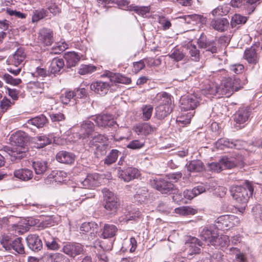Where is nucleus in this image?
Returning a JSON list of instances; mask_svg holds the SVG:
<instances>
[{"label":"nucleus","mask_w":262,"mask_h":262,"mask_svg":"<svg viewBox=\"0 0 262 262\" xmlns=\"http://www.w3.org/2000/svg\"><path fill=\"white\" fill-rule=\"evenodd\" d=\"M9 140L11 145L15 147L11 148L5 146L3 149L9 155L11 161L20 160L27 156L28 152L27 144L29 138L26 133L20 130L17 131L11 135Z\"/></svg>","instance_id":"f257e3e1"},{"label":"nucleus","mask_w":262,"mask_h":262,"mask_svg":"<svg viewBox=\"0 0 262 262\" xmlns=\"http://www.w3.org/2000/svg\"><path fill=\"white\" fill-rule=\"evenodd\" d=\"M231 194L236 203L242 207L239 211L242 212L249 198L253 192V187L250 182H245L243 185H232L230 188Z\"/></svg>","instance_id":"f03ea898"},{"label":"nucleus","mask_w":262,"mask_h":262,"mask_svg":"<svg viewBox=\"0 0 262 262\" xmlns=\"http://www.w3.org/2000/svg\"><path fill=\"white\" fill-rule=\"evenodd\" d=\"M155 101L159 103L156 108V116L160 120L163 119L172 111V105L170 95L166 92L158 93Z\"/></svg>","instance_id":"7ed1b4c3"},{"label":"nucleus","mask_w":262,"mask_h":262,"mask_svg":"<svg viewBox=\"0 0 262 262\" xmlns=\"http://www.w3.org/2000/svg\"><path fill=\"white\" fill-rule=\"evenodd\" d=\"M241 88V80L237 77H228L218 86V95L230 96L234 92L237 91Z\"/></svg>","instance_id":"20e7f679"},{"label":"nucleus","mask_w":262,"mask_h":262,"mask_svg":"<svg viewBox=\"0 0 262 262\" xmlns=\"http://www.w3.org/2000/svg\"><path fill=\"white\" fill-rule=\"evenodd\" d=\"M241 157H223L218 162H212L208 166L211 170L219 172L224 169H231L236 166L243 165Z\"/></svg>","instance_id":"39448f33"},{"label":"nucleus","mask_w":262,"mask_h":262,"mask_svg":"<svg viewBox=\"0 0 262 262\" xmlns=\"http://www.w3.org/2000/svg\"><path fill=\"white\" fill-rule=\"evenodd\" d=\"M102 192L105 201L104 207L107 213L115 214L119 206L118 198L113 192L107 188L103 189Z\"/></svg>","instance_id":"423d86ee"},{"label":"nucleus","mask_w":262,"mask_h":262,"mask_svg":"<svg viewBox=\"0 0 262 262\" xmlns=\"http://www.w3.org/2000/svg\"><path fill=\"white\" fill-rule=\"evenodd\" d=\"M240 223L239 218L233 215H224L219 216L215 221V227L220 230H228Z\"/></svg>","instance_id":"0eeeda50"},{"label":"nucleus","mask_w":262,"mask_h":262,"mask_svg":"<svg viewBox=\"0 0 262 262\" xmlns=\"http://www.w3.org/2000/svg\"><path fill=\"white\" fill-rule=\"evenodd\" d=\"M91 120L94 121L97 125L102 128L111 127L115 124L116 121L112 115L107 114H100L97 116H91Z\"/></svg>","instance_id":"6e6552de"},{"label":"nucleus","mask_w":262,"mask_h":262,"mask_svg":"<svg viewBox=\"0 0 262 262\" xmlns=\"http://www.w3.org/2000/svg\"><path fill=\"white\" fill-rule=\"evenodd\" d=\"M61 251L70 257L75 258L82 253L83 246L78 243L67 242L63 244Z\"/></svg>","instance_id":"1a4fd4ad"},{"label":"nucleus","mask_w":262,"mask_h":262,"mask_svg":"<svg viewBox=\"0 0 262 262\" xmlns=\"http://www.w3.org/2000/svg\"><path fill=\"white\" fill-rule=\"evenodd\" d=\"M165 178L159 180H154L151 185L163 194L171 193L173 191L174 185Z\"/></svg>","instance_id":"9d476101"},{"label":"nucleus","mask_w":262,"mask_h":262,"mask_svg":"<svg viewBox=\"0 0 262 262\" xmlns=\"http://www.w3.org/2000/svg\"><path fill=\"white\" fill-rule=\"evenodd\" d=\"M217 235V230L215 228L214 226H212L203 228L200 231V237L203 241L206 242L208 245H212Z\"/></svg>","instance_id":"9b49d317"},{"label":"nucleus","mask_w":262,"mask_h":262,"mask_svg":"<svg viewBox=\"0 0 262 262\" xmlns=\"http://www.w3.org/2000/svg\"><path fill=\"white\" fill-rule=\"evenodd\" d=\"M185 245L188 255H192L201 252L200 247L202 246V243L195 237H189Z\"/></svg>","instance_id":"f8f14e48"},{"label":"nucleus","mask_w":262,"mask_h":262,"mask_svg":"<svg viewBox=\"0 0 262 262\" xmlns=\"http://www.w3.org/2000/svg\"><path fill=\"white\" fill-rule=\"evenodd\" d=\"M90 119H91V117L83 121L81 124L79 136V139H81L82 141L92 136L94 132L95 125Z\"/></svg>","instance_id":"ddd939ff"},{"label":"nucleus","mask_w":262,"mask_h":262,"mask_svg":"<svg viewBox=\"0 0 262 262\" xmlns=\"http://www.w3.org/2000/svg\"><path fill=\"white\" fill-rule=\"evenodd\" d=\"M250 115L251 111L249 108L241 107L234 115L233 119L236 124L243 125L242 126H239V128H241L247 123Z\"/></svg>","instance_id":"4468645a"},{"label":"nucleus","mask_w":262,"mask_h":262,"mask_svg":"<svg viewBox=\"0 0 262 262\" xmlns=\"http://www.w3.org/2000/svg\"><path fill=\"white\" fill-rule=\"evenodd\" d=\"M181 108L184 111L194 110L199 105L200 99L194 95H188L181 99Z\"/></svg>","instance_id":"2eb2a0df"},{"label":"nucleus","mask_w":262,"mask_h":262,"mask_svg":"<svg viewBox=\"0 0 262 262\" xmlns=\"http://www.w3.org/2000/svg\"><path fill=\"white\" fill-rule=\"evenodd\" d=\"M84 94L85 90L83 89H77L76 91H67L60 96V99L63 104H68L72 100L74 102L76 99L81 98Z\"/></svg>","instance_id":"dca6fc26"},{"label":"nucleus","mask_w":262,"mask_h":262,"mask_svg":"<svg viewBox=\"0 0 262 262\" xmlns=\"http://www.w3.org/2000/svg\"><path fill=\"white\" fill-rule=\"evenodd\" d=\"M139 175V170L133 167H127L124 169H118V170L119 178L125 182H128L135 179Z\"/></svg>","instance_id":"f3484780"},{"label":"nucleus","mask_w":262,"mask_h":262,"mask_svg":"<svg viewBox=\"0 0 262 262\" xmlns=\"http://www.w3.org/2000/svg\"><path fill=\"white\" fill-rule=\"evenodd\" d=\"M26 53L23 48H19L7 60L8 64L14 66L15 67H21L26 58Z\"/></svg>","instance_id":"a211bd4d"},{"label":"nucleus","mask_w":262,"mask_h":262,"mask_svg":"<svg viewBox=\"0 0 262 262\" xmlns=\"http://www.w3.org/2000/svg\"><path fill=\"white\" fill-rule=\"evenodd\" d=\"M43 262H70V259L60 253H46L41 258Z\"/></svg>","instance_id":"6ab92c4d"},{"label":"nucleus","mask_w":262,"mask_h":262,"mask_svg":"<svg viewBox=\"0 0 262 262\" xmlns=\"http://www.w3.org/2000/svg\"><path fill=\"white\" fill-rule=\"evenodd\" d=\"M28 247L33 251L37 252L42 248V242L36 234H30L26 237Z\"/></svg>","instance_id":"aec40b11"},{"label":"nucleus","mask_w":262,"mask_h":262,"mask_svg":"<svg viewBox=\"0 0 262 262\" xmlns=\"http://www.w3.org/2000/svg\"><path fill=\"white\" fill-rule=\"evenodd\" d=\"M42 237L48 249L51 250H58L60 249V245L56 241V239L51 235L48 231L42 233Z\"/></svg>","instance_id":"412c9836"},{"label":"nucleus","mask_w":262,"mask_h":262,"mask_svg":"<svg viewBox=\"0 0 262 262\" xmlns=\"http://www.w3.org/2000/svg\"><path fill=\"white\" fill-rule=\"evenodd\" d=\"M104 137L101 134H97L94 137L91 136L90 138L84 139L82 141L84 147L86 148H96L97 145L104 142Z\"/></svg>","instance_id":"4be33fe9"},{"label":"nucleus","mask_w":262,"mask_h":262,"mask_svg":"<svg viewBox=\"0 0 262 262\" xmlns=\"http://www.w3.org/2000/svg\"><path fill=\"white\" fill-rule=\"evenodd\" d=\"M110 88V85L108 82L101 81L93 82L90 85V89L92 91L101 95H104L107 94Z\"/></svg>","instance_id":"5701e85b"},{"label":"nucleus","mask_w":262,"mask_h":262,"mask_svg":"<svg viewBox=\"0 0 262 262\" xmlns=\"http://www.w3.org/2000/svg\"><path fill=\"white\" fill-rule=\"evenodd\" d=\"M38 39L45 46H50L53 42V32L50 29L43 28L39 33Z\"/></svg>","instance_id":"b1692460"},{"label":"nucleus","mask_w":262,"mask_h":262,"mask_svg":"<svg viewBox=\"0 0 262 262\" xmlns=\"http://www.w3.org/2000/svg\"><path fill=\"white\" fill-rule=\"evenodd\" d=\"M56 158L57 161L60 163L72 164L75 161V156L72 152L62 150L57 154Z\"/></svg>","instance_id":"393cba45"},{"label":"nucleus","mask_w":262,"mask_h":262,"mask_svg":"<svg viewBox=\"0 0 262 262\" xmlns=\"http://www.w3.org/2000/svg\"><path fill=\"white\" fill-rule=\"evenodd\" d=\"M82 56V55H79L75 52L66 53L64 55V58L66 60L67 67L70 68L75 67Z\"/></svg>","instance_id":"a878e982"},{"label":"nucleus","mask_w":262,"mask_h":262,"mask_svg":"<svg viewBox=\"0 0 262 262\" xmlns=\"http://www.w3.org/2000/svg\"><path fill=\"white\" fill-rule=\"evenodd\" d=\"M206 189L203 185L194 187L192 189H186L183 192V196L185 200H191L195 196L205 192Z\"/></svg>","instance_id":"bb28decb"},{"label":"nucleus","mask_w":262,"mask_h":262,"mask_svg":"<svg viewBox=\"0 0 262 262\" xmlns=\"http://www.w3.org/2000/svg\"><path fill=\"white\" fill-rule=\"evenodd\" d=\"M244 58L249 64H256L258 61L259 56L253 47L247 49L244 54Z\"/></svg>","instance_id":"cd10ccee"},{"label":"nucleus","mask_w":262,"mask_h":262,"mask_svg":"<svg viewBox=\"0 0 262 262\" xmlns=\"http://www.w3.org/2000/svg\"><path fill=\"white\" fill-rule=\"evenodd\" d=\"M105 76L109 78L111 82L129 84L131 82V79L125 77L119 73H114L110 71L105 73Z\"/></svg>","instance_id":"c85d7f7f"},{"label":"nucleus","mask_w":262,"mask_h":262,"mask_svg":"<svg viewBox=\"0 0 262 262\" xmlns=\"http://www.w3.org/2000/svg\"><path fill=\"white\" fill-rule=\"evenodd\" d=\"M14 175L22 181H28L32 178L33 174L32 171L29 169L21 168L15 170Z\"/></svg>","instance_id":"c756f323"},{"label":"nucleus","mask_w":262,"mask_h":262,"mask_svg":"<svg viewBox=\"0 0 262 262\" xmlns=\"http://www.w3.org/2000/svg\"><path fill=\"white\" fill-rule=\"evenodd\" d=\"M98 178L96 174H89L81 183L85 188H92L98 185Z\"/></svg>","instance_id":"7c9ffc66"},{"label":"nucleus","mask_w":262,"mask_h":262,"mask_svg":"<svg viewBox=\"0 0 262 262\" xmlns=\"http://www.w3.org/2000/svg\"><path fill=\"white\" fill-rule=\"evenodd\" d=\"M64 66V62L62 58H54L52 59L50 64V73L54 74L59 73Z\"/></svg>","instance_id":"2f4dec72"},{"label":"nucleus","mask_w":262,"mask_h":262,"mask_svg":"<svg viewBox=\"0 0 262 262\" xmlns=\"http://www.w3.org/2000/svg\"><path fill=\"white\" fill-rule=\"evenodd\" d=\"M32 166L36 174L42 175L48 170V163L46 161H36L32 162Z\"/></svg>","instance_id":"473e14b6"},{"label":"nucleus","mask_w":262,"mask_h":262,"mask_svg":"<svg viewBox=\"0 0 262 262\" xmlns=\"http://www.w3.org/2000/svg\"><path fill=\"white\" fill-rule=\"evenodd\" d=\"M118 231V228L113 224H105L102 231V236L104 238L114 237Z\"/></svg>","instance_id":"72a5a7b5"},{"label":"nucleus","mask_w":262,"mask_h":262,"mask_svg":"<svg viewBox=\"0 0 262 262\" xmlns=\"http://www.w3.org/2000/svg\"><path fill=\"white\" fill-rule=\"evenodd\" d=\"M228 21L226 18L214 19L212 20L210 26L215 30L223 32L226 30Z\"/></svg>","instance_id":"f704fd0d"},{"label":"nucleus","mask_w":262,"mask_h":262,"mask_svg":"<svg viewBox=\"0 0 262 262\" xmlns=\"http://www.w3.org/2000/svg\"><path fill=\"white\" fill-rule=\"evenodd\" d=\"M154 130V128L148 123L139 124L134 127V130L138 135H147L152 132Z\"/></svg>","instance_id":"c9c22d12"},{"label":"nucleus","mask_w":262,"mask_h":262,"mask_svg":"<svg viewBox=\"0 0 262 262\" xmlns=\"http://www.w3.org/2000/svg\"><path fill=\"white\" fill-rule=\"evenodd\" d=\"M215 238V242L213 243L212 246L215 247L216 248H226L230 242L228 236L226 235H221L219 236L218 234Z\"/></svg>","instance_id":"e433bc0d"},{"label":"nucleus","mask_w":262,"mask_h":262,"mask_svg":"<svg viewBox=\"0 0 262 262\" xmlns=\"http://www.w3.org/2000/svg\"><path fill=\"white\" fill-rule=\"evenodd\" d=\"M187 169L190 172H201L205 169L203 162L199 160H192L187 166Z\"/></svg>","instance_id":"4c0bfd02"},{"label":"nucleus","mask_w":262,"mask_h":262,"mask_svg":"<svg viewBox=\"0 0 262 262\" xmlns=\"http://www.w3.org/2000/svg\"><path fill=\"white\" fill-rule=\"evenodd\" d=\"M47 121V118L42 115L29 120L28 123L36 126L37 128H41L46 124Z\"/></svg>","instance_id":"58836bf2"},{"label":"nucleus","mask_w":262,"mask_h":262,"mask_svg":"<svg viewBox=\"0 0 262 262\" xmlns=\"http://www.w3.org/2000/svg\"><path fill=\"white\" fill-rule=\"evenodd\" d=\"M149 194L146 188L143 187L139 188L136 194L135 195V199L136 201L142 203H144L147 200Z\"/></svg>","instance_id":"ea45409f"},{"label":"nucleus","mask_w":262,"mask_h":262,"mask_svg":"<svg viewBox=\"0 0 262 262\" xmlns=\"http://www.w3.org/2000/svg\"><path fill=\"white\" fill-rule=\"evenodd\" d=\"M218 85L216 83H211L207 85L202 90V93L207 97L218 95Z\"/></svg>","instance_id":"a19ab883"},{"label":"nucleus","mask_w":262,"mask_h":262,"mask_svg":"<svg viewBox=\"0 0 262 262\" xmlns=\"http://www.w3.org/2000/svg\"><path fill=\"white\" fill-rule=\"evenodd\" d=\"M120 154L121 152L117 149L111 150L104 160V164L110 165L115 163Z\"/></svg>","instance_id":"79ce46f5"},{"label":"nucleus","mask_w":262,"mask_h":262,"mask_svg":"<svg viewBox=\"0 0 262 262\" xmlns=\"http://www.w3.org/2000/svg\"><path fill=\"white\" fill-rule=\"evenodd\" d=\"M183 50L182 48H175L171 51V53L168 56L176 61L182 60L185 56Z\"/></svg>","instance_id":"37998d69"},{"label":"nucleus","mask_w":262,"mask_h":262,"mask_svg":"<svg viewBox=\"0 0 262 262\" xmlns=\"http://www.w3.org/2000/svg\"><path fill=\"white\" fill-rule=\"evenodd\" d=\"M203 16L198 14H191L180 16L179 17L180 21L182 23L191 24L192 22L201 21Z\"/></svg>","instance_id":"c03bdc74"},{"label":"nucleus","mask_w":262,"mask_h":262,"mask_svg":"<svg viewBox=\"0 0 262 262\" xmlns=\"http://www.w3.org/2000/svg\"><path fill=\"white\" fill-rule=\"evenodd\" d=\"M48 11L45 9L35 10L32 15V21L36 23L47 16Z\"/></svg>","instance_id":"a18cd8bd"},{"label":"nucleus","mask_w":262,"mask_h":262,"mask_svg":"<svg viewBox=\"0 0 262 262\" xmlns=\"http://www.w3.org/2000/svg\"><path fill=\"white\" fill-rule=\"evenodd\" d=\"M187 49L191 60L195 61H198L200 60V51L196 48V46L192 44L189 45L187 46Z\"/></svg>","instance_id":"49530a36"},{"label":"nucleus","mask_w":262,"mask_h":262,"mask_svg":"<svg viewBox=\"0 0 262 262\" xmlns=\"http://www.w3.org/2000/svg\"><path fill=\"white\" fill-rule=\"evenodd\" d=\"M21 237L16 238L12 242L11 250L13 249L19 254H23L25 252L24 245L21 243Z\"/></svg>","instance_id":"de8ad7c7"},{"label":"nucleus","mask_w":262,"mask_h":262,"mask_svg":"<svg viewBox=\"0 0 262 262\" xmlns=\"http://www.w3.org/2000/svg\"><path fill=\"white\" fill-rule=\"evenodd\" d=\"M196 210L189 206H184L175 209V212L182 215H194Z\"/></svg>","instance_id":"09e8293b"},{"label":"nucleus","mask_w":262,"mask_h":262,"mask_svg":"<svg viewBox=\"0 0 262 262\" xmlns=\"http://www.w3.org/2000/svg\"><path fill=\"white\" fill-rule=\"evenodd\" d=\"M34 140L36 147L39 148H43L51 143V140L46 136H37Z\"/></svg>","instance_id":"8fccbe9b"},{"label":"nucleus","mask_w":262,"mask_h":262,"mask_svg":"<svg viewBox=\"0 0 262 262\" xmlns=\"http://www.w3.org/2000/svg\"><path fill=\"white\" fill-rule=\"evenodd\" d=\"M261 2L262 0H247V4L245 5L246 12L248 14H251Z\"/></svg>","instance_id":"3c124183"},{"label":"nucleus","mask_w":262,"mask_h":262,"mask_svg":"<svg viewBox=\"0 0 262 262\" xmlns=\"http://www.w3.org/2000/svg\"><path fill=\"white\" fill-rule=\"evenodd\" d=\"M247 18L240 14H235L232 16L231 20V25L232 28L235 27L237 25L244 24L246 23Z\"/></svg>","instance_id":"603ef678"},{"label":"nucleus","mask_w":262,"mask_h":262,"mask_svg":"<svg viewBox=\"0 0 262 262\" xmlns=\"http://www.w3.org/2000/svg\"><path fill=\"white\" fill-rule=\"evenodd\" d=\"M129 10L133 11L137 14L143 16L146 15V13L149 12L150 8L149 7L130 5Z\"/></svg>","instance_id":"864d4df0"},{"label":"nucleus","mask_w":262,"mask_h":262,"mask_svg":"<svg viewBox=\"0 0 262 262\" xmlns=\"http://www.w3.org/2000/svg\"><path fill=\"white\" fill-rule=\"evenodd\" d=\"M96 70V67L93 65L82 64L78 70V73L80 75L89 74Z\"/></svg>","instance_id":"5fc2aeb1"},{"label":"nucleus","mask_w":262,"mask_h":262,"mask_svg":"<svg viewBox=\"0 0 262 262\" xmlns=\"http://www.w3.org/2000/svg\"><path fill=\"white\" fill-rule=\"evenodd\" d=\"M142 118L144 120H148L152 115L153 107L151 105H144L142 107Z\"/></svg>","instance_id":"6e6d98bb"},{"label":"nucleus","mask_w":262,"mask_h":262,"mask_svg":"<svg viewBox=\"0 0 262 262\" xmlns=\"http://www.w3.org/2000/svg\"><path fill=\"white\" fill-rule=\"evenodd\" d=\"M194 113V112H189L187 114L186 113H183L180 117H179L177 119V121L178 122L181 123L183 124H188L190 123L191 118L193 116V114Z\"/></svg>","instance_id":"4d7b16f0"},{"label":"nucleus","mask_w":262,"mask_h":262,"mask_svg":"<svg viewBox=\"0 0 262 262\" xmlns=\"http://www.w3.org/2000/svg\"><path fill=\"white\" fill-rule=\"evenodd\" d=\"M173 194L172 199L174 202L177 203H186L187 201L184 199V198L183 196V193L180 192V191L178 189L173 188V191L171 192Z\"/></svg>","instance_id":"13d9d810"},{"label":"nucleus","mask_w":262,"mask_h":262,"mask_svg":"<svg viewBox=\"0 0 262 262\" xmlns=\"http://www.w3.org/2000/svg\"><path fill=\"white\" fill-rule=\"evenodd\" d=\"M229 12L228 8L226 6H220L213 9L211 13L214 16L226 15Z\"/></svg>","instance_id":"bf43d9fd"},{"label":"nucleus","mask_w":262,"mask_h":262,"mask_svg":"<svg viewBox=\"0 0 262 262\" xmlns=\"http://www.w3.org/2000/svg\"><path fill=\"white\" fill-rule=\"evenodd\" d=\"M212 40L207 39L206 35L202 33L198 39L197 43L200 48L205 49Z\"/></svg>","instance_id":"052dcab7"},{"label":"nucleus","mask_w":262,"mask_h":262,"mask_svg":"<svg viewBox=\"0 0 262 262\" xmlns=\"http://www.w3.org/2000/svg\"><path fill=\"white\" fill-rule=\"evenodd\" d=\"M31 89L32 90V93L36 94H41L44 89L43 82H40L38 81H35L31 84Z\"/></svg>","instance_id":"680f3d73"},{"label":"nucleus","mask_w":262,"mask_h":262,"mask_svg":"<svg viewBox=\"0 0 262 262\" xmlns=\"http://www.w3.org/2000/svg\"><path fill=\"white\" fill-rule=\"evenodd\" d=\"M3 79L6 83L13 85H18L21 83V80L19 78H14L9 74H5L3 75Z\"/></svg>","instance_id":"e2e57ef3"},{"label":"nucleus","mask_w":262,"mask_h":262,"mask_svg":"<svg viewBox=\"0 0 262 262\" xmlns=\"http://www.w3.org/2000/svg\"><path fill=\"white\" fill-rule=\"evenodd\" d=\"M46 7L47 9L54 15H56L60 11L58 6L55 3H53L52 1L47 2L46 3Z\"/></svg>","instance_id":"0e129e2a"},{"label":"nucleus","mask_w":262,"mask_h":262,"mask_svg":"<svg viewBox=\"0 0 262 262\" xmlns=\"http://www.w3.org/2000/svg\"><path fill=\"white\" fill-rule=\"evenodd\" d=\"M94 224L92 223H84L80 226V231L83 234L88 232L92 233L94 231Z\"/></svg>","instance_id":"69168bd1"},{"label":"nucleus","mask_w":262,"mask_h":262,"mask_svg":"<svg viewBox=\"0 0 262 262\" xmlns=\"http://www.w3.org/2000/svg\"><path fill=\"white\" fill-rule=\"evenodd\" d=\"M216 146L219 148H222L223 147L231 148L232 145V141H230L228 139H220L216 142Z\"/></svg>","instance_id":"338daca9"},{"label":"nucleus","mask_w":262,"mask_h":262,"mask_svg":"<svg viewBox=\"0 0 262 262\" xmlns=\"http://www.w3.org/2000/svg\"><path fill=\"white\" fill-rule=\"evenodd\" d=\"M13 241L8 235H4L1 241V243L6 250H11V245Z\"/></svg>","instance_id":"774afa93"}]
</instances>
